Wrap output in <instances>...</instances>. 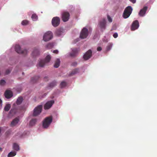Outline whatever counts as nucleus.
<instances>
[{
    "instance_id": "obj_1",
    "label": "nucleus",
    "mask_w": 157,
    "mask_h": 157,
    "mask_svg": "<svg viewBox=\"0 0 157 157\" xmlns=\"http://www.w3.org/2000/svg\"><path fill=\"white\" fill-rule=\"evenodd\" d=\"M132 11V8L130 6H128L124 10L123 14V17L124 19L128 18L131 14Z\"/></svg>"
},
{
    "instance_id": "obj_2",
    "label": "nucleus",
    "mask_w": 157,
    "mask_h": 157,
    "mask_svg": "<svg viewBox=\"0 0 157 157\" xmlns=\"http://www.w3.org/2000/svg\"><path fill=\"white\" fill-rule=\"evenodd\" d=\"M52 117L50 116L46 117L43 122V126L44 128H47L52 122Z\"/></svg>"
},
{
    "instance_id": "obj_3",
    "label": "nucleus",
    "mask_w": 157,
    "mask_h": 157,
    "mask_svg": "<svg viewBox=\"0 0 157 157\" xmlns=\"http://www.w3.org/2000/svg\"><path fill=\"white\" fill-rule=\"evenodd\" d=\"M51 59V57L50 55H47L45 59L40 60L39 62L38 65L41 67H43L46 64L48 63Z\"/></svg>"
},
{
    "instance_id": "obj_4",
    "label": "nucleus",
    "mask_w": 157,
    "mask_h": 157,
    "mask_svg": "<svg viewBox=\"0 0 157 157\" xmlns=\"http://www.w3.org/2000/svg\"><path fill=\"white\" fill-rule=\"evenodd\" d=\"M42 109V105H39L36 107L33 110V116L36 117L38 115L41 113Z\"/></svg>"
},
{
    "instance_id": "obj_5",
    "label": "nucleus",
    "mask_w": 157,
    "mask_h": 157,
    "mask_svg": "<svg viewBox=\"0 0 157 157\" xmlns=\"http://www.w3.org/2000/svg\"><path fill=\"white\" fill-rule=\"evenodd\" d=\"M53 37V34L50 31H48L44 34L43 39L45 41H47L51 40Z\"/></svg>"
},
{
    "instance_id": "obj_6",
    "label": "nucleus",
    "mask_w": 157,
    "mask_h": 157,
    "mask_svg": "<svg viewBox=\"0 0 157 157\" xmlns=\"http://www.w3.org/2000/svg\"><path fill=\"white\" fill-rule=\"evenodd\" d=\"M15 48V51L18 53L22 54L25 55L27 53V51L26 49L22 50L19 45H16Z\"/></svg>"
},
{
    "instance_id": "obj_7",
    "label": "nucleus",
    "mask_w": 157,
    "mask_h": 157,
    "mask_svg": "<svg viewBox=\"0 0 157 157\" xmlns=\"http://www.w3.org/2000/svg\"><path fill=\"white\" fill-rule=\"evenodd\" d=\"M60 19L59 17H56L53 18L52 21V25L55 27L58 26L59 24Z\"/></svg>"
},
{
    "instance_id": "obj_8",
    "label": "nucleus",
    "mask_w": 157,
    "mask_h": 157,
    "mask_svg": "<svg viewBox=\"0 0 157 157\" xmlns=\"http://www.w3.org/2000/svg\"><path fill=\"white\" fill-rule=\"evenodd\" d=\"M88 29L84 28L82 30L80 34V37L82 39L86 38L88 35Z\"/></svg>"
},
{
    "instance_id": "obj_9",
    "label": "nucleus",
    "mask_w": 157,
    "mask_h": 157,
    "mask_svg": "<svg viewBox=\"0 0 157 157\" xmlns=\"http://www.w3.org/2000/svg\"><path fill=\"white\" fill-rule=\"evenodd\" d=\"M70 15L69 13L67 12H63L62 14V18L64 22L68 21Z\"/></svg>"
},
{
    "instance_id": "obj_10",
    "label": "nucleus",
    "mask_w": 157,
    "mask_h": 157,
    "mask_svg": "<svg viewBox=\"0 0 157 157\" xmlns=\"http://www.w3.org/2000/svg\"><path fill=\"white\" fill-rule=\"evenodd\" d=\"M139 24L138 21L137 20L134 21L132 22L131 27V30H135L139 28Z\"/></svg>"
},
{
    "instance_id": "obj_11",
    "label": "nucleus",
    "mask_w": 157,
    "mask_h": 157,
    "mask_svg": "<svg viewBox=\"0 0 157 157\" xmlns=\"http://www.w3.org/2000/svg\"><path fill=\"white\" fill-rule=\"evenodd\" d=\"M92 55V52L90 49L88 50L83 56V58L85 60H87L90 59Z\"/></svg>"
},
{
    "instance_id": "obj_12",
    "label": "nucleus",
    "mask_w": 157,
    "mask_h": 157,
    "mask_svg": "<svg viewBox=\"0 0 157 157\" xmlns=\"http://www.w3.org/2000/svg\"><path fill=\"white\" fill-rule=\"evenodd\" d=\"M54 101L53 100H51L48 101L44 105V108L45 109H50L54 103Z\"/></svg>"
},
{
    "instance_id": "obj_13",
    "label": "nucleus",
    "mask_w": 157,
    "mask_h": 157,
    "mask_svg": "<svg viewBox=\"0 0 157 157\" xmlns=\"http://www.w3.org/2000/svg\"><path fill=\"white\" fill-rule=\"evenodd\" d=\"M106 24L105 20V19H103L102 21L99 22L98 25L101 29H105V28Z\"/></svg>"
},
{
    "instance_id": "obj_14",
    "label": "nucleus",
    "mask_w": 157,
    "mask_h": 157,
    "mask_svg": "<svg viewBox=\"0 0 157 157\" xmlns=\"http://www.w3.org/2000/svg\"><path fill=\"white\" fill-rule=\"evenodd\" d=\"M5 97L9 99L11 98L13 96V94L11 91L10 90H6L4 94Z\"/></svg>"
},
{
    "instance_id": "obj_15",
    "label": "nucleus",
    "mask_w": 157,
    "mask_h": 157,
    "mask_svg": "<svg viewBox=\"0 0 157 157\" xmlns=\"http://www.w3.org/2000/svg\"><path fill=\"white\" fill-rule=\"evenodd\" d=\"M147 9V6L144 7L142 9L140 10L139 13V15L141 17L144 16L145 14Z\"/></svg>"
},
{
    "instance_id": "obj_16",
    "label": "nucleus",
    "mask_w": 157,
    "mask_h": 157,
    "mask_svg": "<svg viewBox=\"0 0 157 157\" xmlns=\"http://www.w3.org/2000/svg\"><path fill=\"white\" fill-rule=\"evenodd\" d=\"M40 78L38 76H35L31 78L30 82L32 83H34L37 82L39 80Z\"/></svg>"
},
{
    "instance_id": "obj_17",
    "label": "nucleus",
    "mask_w": 157,
    "mask_h": 157,
    "mask_svg": "<svg viewBox=\"0 0 157 157\" xmlns=\"http://www.w3.org/2000/svg\"><path fill=\"white\" fill-rule=\"evenodd\" d=\"M79 50L77 48H74L72 49V52L70 54V56L71 57L75 56L78 53Z\"/></svg>"
},
{
    "instance_id": "obj_18",
    "label": "nucleus",
    "mask_w": 157,
    "mask_h": 157,
    "mask_svg": "<svg viewBox=\"0 0 157 157\" xmlns=\"http://www.w3.org/2000/svg\"><path fill=\"white\" fill-rule=\"evenodd\" d=\"M19 120L18 118H16L13 120L11 122L10 125L11 127H13L18 123Z\"/></svg>"
},
{
    "instance_id": "obj_19",
    "label": "nucleus",
    "mask_w": 157,
    "mask_h": 157,
    "mask_svg": "<svg viewBox=\"0 0 157 157\" xmlns=\"http://www.w3.org/2000/svg\"><path fill=\"white\" fill-rule=\"evenodd\" d=\"M37 120L36 118H33L30 121L29 125L33 126L35 125L37 122Z\"/></svg>"
},
{
    "instance_id": "obj_20",
    "label": "nucleus",
    "mask_w": 157,
    "mask_h": 157,
    "mask_svg": "<svg viewBox=\"0 0 157 157\" xmlns=\"http://www.w3.org/2000/svg\"><path fill=\"white\" fill-rule=\"evenodd\" d=\"M39 54V52L38 49L36 48H34L32 52V55L33 56H36Z\"/></svg>"
},
{
    "instance_id": "obj_21",
    "label": "nucleus",
    "mask_w": 157,
    "mask_h": 157,
    "mask_svg": "<svg viewBox=\"0 0 157 157\" xmlns=\"http://www.w3.org/2000/svg\"><path fill=\"white\" fill-rule=\"evenodd\" d=\"M60 64V60L59 59H57L55 62V63L54 64V67L56 68H57L59 66Z\"/></svg>"
},
{
    "instance_id": "obj_22",
    "label": "nucleus",
    "mask_w": 157,
    "mask_h": 157,
    "mask_svg": "<svg viewBox=\"0 0 157 157\" xmlns=\"http://www.w3.org/2000/svg\"><path fill=\"white\" fill-rule=\"evenodd\" d=\"M23 101V98L22 97H20L18 98L16 101V104L17 105L21 104Z\"/></svg>"
},
{
    "instance_id": "obj_23",
    "label": "nucleus",
    "mask_w": 157,
    "mask_h": 157,
    "mask_svg": "<svg viewBox=\"0 0 157 157\" xmlns=\"http://www.w3.org/2000/svg\"><path fill=\"white\" fill-rule=\"evenodd\" d=\"M13 149L15 151H19L20 149L18 145L16 143H14L13 144Z\"/></svg>"
},
{
    "instance_id": "obj_24",
    "label": "nucleus",
    "mask_w": 157,
    "mask_h": 157,
    "mask_svg": "<svg viewBox=\"0 0 157 157\" xmlns=\"http://www.w3.org/2000/svg\"><path fill=\"white\" fill-rule=\"evenodd\" d=\"M16 152L15 151H12L10 152L8 155V157H12L16 155Z\"/></svg>"
},
{
    "instance_id": "obj_25",
    "label": "nucleus",
    "mask_w": 157,
    "mask_h": 157,
    "mask_svg": "<svg viewBox=\"0 0 157 157\" xmlns=\"http://www.w3.org/2000/svg\"><path fill=\"white\" fill-rule=\"evenodd\" d=\"M11 107V105L10 104H7L6 105L4 108V110L5 111H8Z\"/></svg>"
},
{
    "instance_id": "obj_26",
    "label": "nucleus",
    "mask_w": 157,
    "mask_h": 157,
    "mask_svg": "<svg viewBox=\"0 0 157 157\" xmlns=\"http://www.w3.org/2000/svg\"><path fill=\"white\" fill-rule=\"evenodd\" d=\"M56 85V82L55 81H53L49 85V87L52 88Z\"/></svg>"
},
{
    "instance_id": "obj_27",
    "label": "nucleus",
    "mask_w": 157,
    "mask_h": 157,
    "mask_svg": "<svg viewBox=\"0 0 157 157\" xmlns=\"http://www.w3.org/2000/svg\"><path fill=\"white\" fill-rule=\"evenodd\" d=\"M62 33V31L60 29H58L55 32V34L57 36H59Z\"/></svg>"
},
{
    "instance_id": "obj_28",
    "label": "nucleus",
    "mask_w": 157,
    "mask_h": 157,
    "mask_svg": "<svg viewBox=\"0 0 157 157\" xmlns=\"http://www.w3.org/2000/svg\"><path fill=\"white\" fill-rule=\"evenodd\" d=\"M67 85V83L65 81H62L60 84V86L61 88L65 87Z\"/></svg>"
},
{
    "instance_id": "obj_29",
    "label": "nucleus",
    "mask_w": 157,
    "mask_h": 157,
    "mask_svg": "<svg viewBox=\"0 0 157 157\" xmlns=\"http://www.w3.org/2000/svg\"><path fill=\"white\" fill-rule=\"evenodd\" d=\"M31 18L33 21H35L37 19V16L36 14H33L32 15Z\"/></svg>"
},
{
    "instance_id": "obj_30",
    "label": "nucleus",
    "mask_w": 157,
    "mask_h": 157,
    "mask_svg": "<svg viewBox=\"0 0 157 157\" xmlns=\"http://www.w3.org/2000/svg\"><path fill=\"white\" fill-rule=\"evenodd\" d=\"M16 112V109L15 108H13L9 112V113L11 114H15Z\"/></svg>"
},
{
    "instance_id": "obj_31",
    "label": "nucleus",
    "mask_w": 157,
    "mask_h": 157,
    "mask_svg": "<svg viewBox=\"0 0 157 157\" xmlns=\"http://www.w3.org/2000/svg\"><path fill=\"white\" fill-rule=\"evenodd\" d=\"M29 23V21L26 20H23L21 22V24L22 25H27Z\"/></svg>"
},
{
    "instance_id": "obj_32",
    "label": "nucleus",
    "mask_w": 157,
    "mask_h": 157,
    "mask_svg": "<svg viewBox=\"0 0 157 157\" xmlns=\"http://www.w3.org/2000/svg\"><path fill=\"white\" fill-rule=\"evenodd\" d=\"M52 44L51 43L48 44L46 46V47L48 48H51L52 47Z\"/></svg>"
},
{
    "instance_id": "obj_33",
    "label": "nucleus",
    "mask_w": 157,
    "mask_h": 157,
    "mask_svg": "<svg viewBox=\"0 0 157 157\" xmlns=\"http://www.w3.org/2000/svg\"><path fill=\"white\" fill-rule=\"evenodd\" d=\"M6 83V81L4 80H1L0 81V84L1 85H4Z\"/></svg>"
},
{
    "instance_id": "obj_34",
    "label": "nucleus",
    "mask_w": 157,
    "mask_h": 157,
    "mask_svg": "<svg viewBox=\"0 0 157 157\" xmlns=\"http://www.w3.org/2000/svg\"><path fill=\"white\" fill-rule=\"evenodd\" d=\"M77 72V71L76 70H75L73 71L69 75V76H72L74 75Z\"/></svg>"
},
{
    "instance_id": "obj_35",
    "label": "nucleus",
    "mask_w": 157,
    "mask_h": 157,
    "mask_svg": "<svg viewBox=\"0 0 157 157\" xmlns=\"http://www.w3.org/2000/svg\"><path fill=\"white\" fill-rule=\"evenodd\" d=\"M107 17L108 21L109 22H111L112 21V18L110 17V16L109 15H107Z\"/></svg>"
},
{
    "instance_id": "obj_36",
    "label": "nucleus",
    "mask_w": 157,
    "mask_h": 157,
    "mask_svg": "<svg viewBox=\"0 0 157 157\" xmlns=\"http://www.w3.org/2000/svg\"><path fill=\"white\" fill-rule=\"evenodd\" d=\"M10 71H11L10 70V69H7L5 73V75H7L9 74L10 73Z\"/></svg>"
},
{
    "instance_id": "obj_37",
    "label": "nucleus",
    "mask_w": 157,
    "mask_h": 157,
    "mask_svg": "<svg viewBox=\"0 0 157 157\" xmlns=\"http://www.w3.org/2000/svg\"><path fill=\"white\" fill-rule=\"evenodd\" d=\"M113 36L114 38H116L118 36V34L116 33L113 34Z\"/></svg>"
},
{
    "instance_id": "obj_38",
    "label": "nucleus",
    "mask_w": 157,
    "mask_h": 157,
    "mask_svg": "<svg viewBox=\"0 0 157 157\" xmlns=\"http://www.w3.org/2000/svg\"><path fill=\"white\" fill-rule=\"evenodd\" d=\"M112 46L111 45H108L107 47V50H109L111 48Z\"/></svg>"
},
{
    "instance_id": "obj_39",
    "label": "nucleus",
    "mask_w": 157,
    "mask_h": 157,
    "mask_svg": "<svg viewBox=\"0 0 157 157\" xmlns=\"http://www.w3.org/2000/svg\"><path fill=\"white\" fill-rule=\"evenodd\" d=\"M101 49L102 48L100 47H99L97 48V50L98 51H101Z\"/></svg>"
},
{
    "instance_id": "obj_40",
    "label": "nucleus",
    "mask_w": 157,
    "mask_h": 157,
    "mask_svg": "<svg viewBox=\"0 0 157 157\" xmlns=\"http://www.w3.org/2000/svg\"><path fill=\"white\" fill-rule=\"evenodd\" d=\"M130 1L134 4L136 2V0H129Z\"/></svg>"
},
{
    "instance_id": "obj_41",
    "label": "nucleus",
    "mask_w": 157,
    "mask_h": 157,
    "mask_svg": "<svg viewBox=\"0 0 157 157\" xmlns=\"http://www.w3.org/2000/svg\"><path fill=\"white\" fill-rule=\"evenodd\" d=\"M53 53L56 54H58V51L57 50H56L53 51Z\"/></svg>"
},
{
    "instance_id": "obj_42",
    "label": "nucleus",
    "mask_w": 157,
    "mask_h": 157,
    "mask_svg": "<svg viewBox=\"0 0 157 157\" xmlns=\"http://www.w3.org/2000/svg\"><path fill=\"white\" fill-rule=\"evenodd\" d=\"M77 65V63L76 62H75L72 63L71 65L73 66H75Z\"/></svg>"
},
{
    "instance_id": "obj_43",
    "label": "nucleus",
    "mask_w": 157,
    "mask_h": 157,
    "mask_svg": "<svg viewBox=\"0 0 157 157\" xmlns=\"http://www.w3.org/2000/svg\"><path fill=\"white\" fill-rule=\"evenodd\" d=\"M2 151V148L0 147V151Z\"/></svg>"
},
{
    "instance_id": "obj_44",
    "label": "nucleus",
    "mask_w": 157,
    "mask_h": 157,
    "mask_svg": "<svg viewBox=\"0 0 157 157\" xmlns=\"http://www.w3.org/2000/svg\"><path fill=\"white\" fill-rule=\"evenodd\" d=\"M15 104H13V106H15Z\"/></svg>"
},
{
    "instance_id": "obj_45",
    "label": "nucleus",
    "mask_w": 157,
    "mask_h": 157,
    "mask_svg": "<svg viewBox=\"0 0 157 157\" xmlns=\"http://www.w3.org/2000/svg\"><path fill=\"white\" fill-rule=\"evenodd\" d=\"M22 74L23 75H24V72H23Z\"/></svg>"
}]
</instances>
